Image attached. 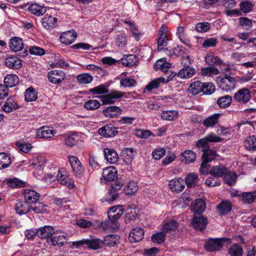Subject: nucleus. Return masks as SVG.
<instances>
[{
  "label": "nucleus",
  "instance_id": "obj_1",
  "mask_svg": "<svg viewBox=\"0 0 256 256\" xmlns=\"http://www.w3.org/2000/svg\"><path fill=\"white\" fill-rule=\"evenodd\" d=\"M216 81L218 86L226 92L234 89L236 83L234 78L228 75L218 77Z\"/></svg>",
  "mask_w": 256,
  "mask_h": 256
},
{
  "label": "nucleus",
  "instance_id": "obj_2",
  "mask_svg": "<svg viewBox=\"0 0 256 256\" xmlns=\"http://www.w3.org/2000/svg\"><path fill=\"white\" fill-rule=\"evenodd\" d=\"M229 239L225 238H210L206 242L204 247L208 252L220 250L223 246V244Z\"/></svg>",
  "mask_w": 256,
  "mask_h": 256
},
{
  "label": "nucleus",
  "instance_id": "obj_3",
  "mask_svg": "<svg viewBox=\"0 0 256 256\" xmlns=\"http://www.w3.org/2000/svg\"><path fill=\"white\" fill-rule=\"evenodd\" d=\"M48 176L51 180H54L56 178L57 180L62 184L68 186L69 188H72L74 186V180L66 175L62 174V172L60 170L58 172L56 176L50 174H48Z\"/></svg>",
  "mask_w": 256,
  "mask_h": 256
},
{
  "label": "nucleus",
  "instance_id": "obj_4",
  "mask_svg": "<svg viewBox=\"0 0 256 256\" xmlns=\"http://www.w3.org/2000/svg\"><path fill=\"white\" fill-rule=\"evenodd\" d=\"M250 92L246 88H242L238 90L234 96L235 100L242 104L247 103L250 100Z\"/></svg>",
  "mask_w": 256,
  "mask_h": 256
},
{
  "label": "nucleus",
  "instance_id": "obj_5",
  "mask_svg": "<svg viewBox=\"0 0 256 256\" xmlns=\"http://www.w3.org/2000/svg\"><path fill=\"white\" fill-rule=\"evenodd\" d=\"M104 96L100 97L103 104H109L115 102L117 99L124 96V93L118 91H112L110 93L106 94Z\"/></svg>",
  "mask_w": 256,
  "mask_h": 256
},
{
  "label": "nucleus",
  "instance_id": "obj_6",
  "mask_svg": "<svg viewBox=\"0 0 256 256\" xmlns=\"http://www.w3.org/2000/svg\"><path fill=\"white\" fill-rule=\"evenodd\" d=\"M29 163L30 166L36 168L38 170V172H34V175L37 177L36 174L38 173V175L40 176L42 174V170L46 164L45 158L41 156H36L31 160Z\"/></svg>",
  "mask_w": 256,
  "mask_h": 256
},
{
  "label": "nucleus",
  "instance_id": "obj_7",
  "mask_svg": "<svg viewBox=\"0 0 256 256\" xmlns=\"http://www.w3.org/2000/svg\"><path fill=\"white\" fill-rule=\"evenodd\" d=\"M48 78L52 84L60 83L65 78L64 72L61 70H53L48 73Z\"/></svg>",
  "mask_w": 256,
  "mask_h": 256
},
{
  "label": "nucleus",
  "instance_id": "obj_8",
  "mask_svg": "<svg viewBox=\"0 0 256 256\" xmlns=\"http://www.w3.org/2000/svg\"><path fill=\"white\" fill-rule=\"evenodd\" d=\"M56 133V131L49 127H42L37 130L36 137L40 138H49Z\"/></svg>",
  "mask_w": 256,
  "mask_h": 256
},
{
  "label": "nucleus",
  "instance_id": "obj_9",
  "mask_svg": "<svg viewBox=\"0 0 256 256\" xmlns=\"http://www.w3.org/2000/svg\"><path fill=\"white\" fill-rule=\"evenodd\" d=\"M104 154L106 160L111 164H114L119 160L116 152L113 148H106L104 150Z\"/></svg>",
  "mask_w": 256,
  "mask_h": 256
},
{
  "label": "nucleus",
  "instance_id": "obj_10",
  "mask_svg": "<svg viewBox=\"0 0 256 256\" xmlns=\"http://www.w3.org/2000/svg\"><path fill=\"white\" fill-rule=\"evenodd\" d=\"M23 195L25 201L28 204H34L38 200L40 197L36 191L30 189L24 190Z\"/></svg>",
  "mask_w": 256,
  "mask_h": 256
},
{
  "label": "nucleus",
  "instance_id": "obj_11",
  "mask_svg": "<svg viewBox=\"0 0 256 256\" xmlns=\"http://www.w3.org/2000/svg\"><path fill=\"white\" fill-rule=\"evenodd\" d=\"M144 235V230L140 228H133L129 234V240L132 242H136L141 240Z\"/></svg>",
  "mask_w": 256,
  "mask_h": 256
},
{
  "label": "nucleus",
  "instance_id": "obj_12",
  "mask_svg": "<svg viewBox=\"0 0 256 256\" xmlns=\"http://www.w3.org/2000/svg\"><path fill=\"white\" fill-rule=\"evenodd\" d=\"M77 36L75 31L72 30L63 32L60 36V42L66 44L73 43Z\"/></svg>",
  "mask_w": 256,
  "mask_h": 256
},
{
  "label": "nucleus",
  "instance_id": "obj_13",
  "mask_svg": "<svg viewBox=\"0 0 256 256\" xmlns=\"http://www.w3.org/2000/svg\"><path fill=\"white\" fill-rule=\"evenodd\" d=\"M208 220L202 216H195L192 218V224L196 230H202L207 225Z\"/></svg>",
  "mask_w": 256,
  "mask_h": 256
},
{
  "label": "nucleus",
  "instance_id": "obj_14",
  "mask_svg": "<svg viewBox=\"0 0 256 256\" xmlns=\"http://www.w3.org/2000/svg\"><path fill=\"white\" fill-rule=\"evenodd\" d=\"M99 134L105 137H112L116 136L118 131L116 128L112 124L106 125L98 130Z\"/></svg>",
  "mask_w": 256,
  "mask_h": 256
},
{
  "label": "nucleus",
  "instance_id": "obj_15",
  "mask_svg": "<svg viewBox=\"0 0 256 256\" xmlns=\"http://www.w3.org/2000/svg\"><path fill=\"white\" fill-rule=\"evenodd\" d=\"M9 47L12 50L18 52L24 48V44L22 38L18 37H14L10 40Z\"/></svg>",
  "mask_w": 256,
  "mask_h": 256
},
{
  "label": "nucleus",
  "instance_id": "obj_16",
  "mask_svg": "<svg viewBox=\"0 0 256 256\" xmlns=\"http://www.w3.org/2000/svg\"><path fill=\"white\" fill-rule=\"evenodd\" d=\"M54 234L53 227L46 226L37 229V236L40 238H48Z\"/></svg>",
  "mask_w": 256,
  "mask_h": 256
},
{
  "label": "nucleus",
  "instance_id": "obj_17",
  "mask_svg": "<svg viewBox=\"0 0 256 256\" xmlns=\"http://www.w3.org/2000/svg\"><path fill=\"white\" fill-rule=\"evenodd\" d=\"M57 21L56 18L46 14L42 18V24L46 29L50 30L56 26Z\"/></svg>",
  "mask_w": 256,
  "mask_h": 256
},
{
  "label": "nucleus",
  "instance_id": "obj_18",
  "mask_svg": "<svg viewBox=\"0 0 256 256\" xmlns=\"http://www.w3.org/2000/svg\"><path fill=\"white\" fill-rule=\"evenodd\" d=\"M117 176V171L114 167L108 166L103 170L102 177L106 181H113Z\"/></svg>",
  "mask_w": 256,
  "mask_h": 256
},
{
  "label": "nucleus",
  "instance_id": "obj_19",
  "mask_svg": "<svg viewBox=\"0 0 256 256\" xmlns=\"http://www.w3.org/2000/svg\"><path fill=\"white\" fill-rule=\"evenodd\" d=\"M5 64L13 70L18 69L22 66V60L16 56H8L5 59Z\"/></svg>",
  "mask_w": 256,
  "mask_h": 256
},
{
  "label": "nucleus",
  "instance_id": "obj_20",
  "mask_svg": "<svg viewBox=\"0 0 256 256\" xmlns=\"http://www.w3.org/2000/svg\"><path fill=\"white\" fill-rule=\"evenodd\" d=\"M170 188L174 192H180L184 188V180L181 178H174L169 182Z\"/></svg>",
  "mask_w": 256,
  "mask_h": 256
},
{
  "label": "nucleus",
  "instance_id": "obj_21",
  "mask_svg": "<svg viewBox=\"0 0 256 256\" xmlns=\"http://www.w3.org/2000/svg\"><path fill=\"white\" fill-rule=\"evenodd\" d=\"M181 161L188 164L194 162L196 160V154L191 150H186L180 154Z\"/></svg>",
  "mask_w": 256,
  "mask_h": 256
},
{
  "label": "nucleus",
  "instance_id": "obj_22",
  "mask_svg": "<svg viewBox=\"0 0 256 256\" xmlns=\"http://www.w3.org/2000/svg\"><path fill=\"white\" fill-rule=\"evenodd\" d=\"M196 73V70L190 66H184L176 74L180 78H188L192 77Z\"/></svg>",
  "mask_w": 256,
  "mask_h": 256
},
{
  "label": "nucleus",
  "instance_id": "obj_23",
  "mask_svg": "<svg viewBox=\"0 0 256 256\" xmlns=\"http://www.w3.org/2000/svg\"><path fill=\"white\" fill-rule=\"evenodd\" d=\"M204 202L202 199L195 200L191 205V210L194 214H201L206 210Z\"/></svg>",
  "mask_w": 256,
  "mask_h": 256
},
{
  "label": "nucleus",
  "instance_id": "obj_24",
  "mask_svg": "<svg viewBox=\"0 0 256 256\" xmlns=\"http://www.w3.org/2000/svg\"><path fill=\"white\" fill-rule=\"evenodd\" d=\"M122 110L118 106H108L102 110V114L108 118H115L120 114Z\"/></svg>",
  "mask_w": 256,
  "mask_h": 256
},
{
  "label": "nucleus",
  "instance_id": "obj_25",
  "mask_svg": "<svg viewBox=\"0 0 256 256\" xmlns=\"http://www.w3.org/2000/svg\"><path fill=\"white\" fill-rule=\"evenodd\" d=\"M232 208V204L228 200L222 201L217 206L220 215H226L228 214Z\"/></svg>",
  "mask_w": 256,
  "mask_h": 256
},
{
  "label": "nucleus",
  "instance_id": "obj_26",
  "mask_svg": "<svg viewBox=\"0 0 256 256\" xmlns=\"http://www.w3.org/2000/svg\"><path fill=\"white\" fill-rule=\"evenodd\" d=\"M30 210L31 206L29 205V204L26 201L18 202L15 206L16 212L20 215L28 214Z\"/></svg>",
  "mask_w": 256,
  "mask_h": 256
},
{
  "label": "nucleus",
  "instance_id": "obj_27",
  "mask_svg": "<svg viewBox=\"0 0 256 256\" xmlns=\"http://www.w3.org/2000/svg\"><path fill=\"white\" fill-rule=\"evenodd\" d=\"M14 99L15 98L13 96L10 97L7 99L2 106V109L4 112H10L18 108Z\"/></svg>",
  "mask_w": 256,
  "mask_h": 256
},
{
  "label": "nucleus",
  "instance_id": "obj_28",
  "mask_svg": "<svg viewBox=\"0 0 256 256\" xmlns=\"http://www.w3.org/2000/svg\"><path fill=\"white\" fill-rule=\"evenodd\" d=\"M19 82V78L15 74H7L4 78V83L7 88H12L16 86Z\"/></svg>",
  "mask_w": 256,
  "mask_h": 256
},
{
  "label": "nucleus",
  "instance_id": "obj_29",
  "mask_svg": "<svg viewBox=\"0 0 256 256\" xmlns=\"http://www.w3.org/2000/svg\"><path fill=\"white\" fill-rule=\"evenodd\" d=\"M179 116L178 112L174 110L163 111L160 114L161 118L166 120L172 121L176 120Z\"/></svg>",
  "mask_w": 256,
  "mask_h": 256
},
{
  "label": "nucleus",
  "instance_id": "obj_30",
  "mask_svg": "<svg viewBox=\"0 0 256 256\" xmlns=\"http://www.w3.org/2000/svg\"><path fill=\"white\" fill-rule=\"evenodd\" d=\"M120 60L123 66L128 67L133 66L138 62L136 56L134 54L126 56Z\"/></svg>",
  "mask_w": 256,
  "mask_h": 256
},
{
  "label": "nucleus",
  "instance_id": "obj_31",
  "mask_svg": "<svg viewBox=\"0 0 256 256\" xmlns=\"http://www.w3.org/2000/svg\"><path fill=\"white\" fill-rule=\"evenodd\" d=\"M88 241L86 245L90 249L98 250L104 246L103 240L95 238L86 239Z\"/></svg>",
  "mask_w": 256,
  "mask_h": 256
},
{
  "label": "nucleus",
  "instance_id": "obj_32",
  "mask_svg": "<svg viewBox=\"0 0 256 256\" xmlns=\"http://www.w3.org/2000/svg\"><path fill=\"white\" fill-rule=\"evenodd\" d=\"M205 61L208 64L212 66L223 64L222 60L218 56H215L213 53H208L205 57Z\"/></svg>",
  "mask_w": 256,
  "mask_h": 256
},
{
  "label": "nucleus",
  "instance_id": "obj_33",
  "mask_svg": "<svg viewBox=\"0 0 256 256\" xmlns=\"http://www.w3.org/2000/svg\"><path fill=\"white\" fill-rule=\"evenodd\" d=\"M227 170L224 166L219 165L213 167L210 170V173L214 177H222L226 173Z\"/></svg>",
  "mask_w": 256,
  "mask_h": 256
},
{
  "label": "nucleus",
  "instance_id": "obj_34",
  "mask_svg": "<svg viewBox=\"0 0 256 256\" xmlns=\"http://www.w3.org/2000/svg\"><path fill=\"white\" fill-rule=\"evenodd\" d=\"M220 116L219 114H215L209 116L203 121V125L206 128L214 126L218 124Z\"/></svg>",
  "mask_w": 256,
  "mask_h": 256
},
{
  "label": "nucleus",
  "instance_id": "obj_35",
  "mask_svg": "<svg viewBox=\"0 0 256 256\" xmlns=\"http://www.w3.org/2000/svg\"><path fill=\"white\" fill-rule=\"evenodd\" d=\"M228 253L230 256H242L244 251L240 244H234L228 248Z\"/></svg>",
  "mask_w": 256,
  "mask_h": 256
},
{
  "label": "nucleus",
  "instance_id": "obj_36",
  "mask_svg": "<svg viewBox=\"0 0 256 256\" xmlns=\"http://www.w3.org/2000/svg\"><path fill=\"white\" fill-rule=\"evenodd\" d=\"M204 88V83L197 80L192 83L188 88L189 91L192 94L196 95L198 94L200 92H202Z\"/></svg>",
  "mask_w": 256,
  "mask_h": 256
},
{
  "label": "nucleus",
  "instance_id": "obj_37",
  "mask_svg": "<svg viewBox=\"0 0 256 256\" xmlns=\"http://www.w3.org/2000/svg\"><path fill=\"white\" fill-rule=\"evenodd\" d=\"M171 64L166 62L165 58H162L156 61L154 64L156 70H162L163 72H168L170 68Z\"/></svg>",
  "mask_w": 256,
  "mask_h": 256
},
{
  "label": "nucleus",
  "instance_id": "obj_38",
  "mask_svg": "<svg viewBox=\"0 0 256 256\" xmlns=\"http://www.w3.org/2000/svg\"><path fill=\"white\" fill-rule=\"evenodd\" d=\"M164 79L162 76L152 80L146 86L144 90L150 92L152 90L157 88L160 86V84H164Z\"/></svg>",
  "mask_w": 256,
  "mask_h": 256
},
{
  "label": "nucleus",
  "instance_id": "obj_39",
  "mask_svg": "<svg viewBox=\"0 0 256 256\" xmlns=\"http://www.w3.org/2000/svg\"><path fill=\"white\" fill-rule=\"evenodd\" d=\"M185 181L188 187H194L198 182V176L195 173H190L186 177Z\"/></svg>",
  "mask_w": 256,
  "mask_h": 256
},
{
  "label": "nucleus",
  "instance_id": "obj_40",
  "mask_svg": "<svg viewBox=\"0 0 256 256\" xmlns=\"http://www.w3.org/2000/svg\"><path fill=\"white\" fill-rule=\"evenodd\" d=\"M224 176V180L226 184L230 186H232L235 184L236 181L237 176L234 172L227 170Z\"/></svg>",
  "mask_w": 256,
  "mask_h": 256
},
{
  "label": "nucleus",
  "instance_id": "obj_41",
  "mask_svg": "<svg viewBox=\"0 0 256 256\" xmlns=\"http://www.w3.org/2000/svg\"><path fill=\"white\" fill-rule=\"evenodd\" d=\"M28 10L32 14L37 16H42L46 12L45 8L42 7L36 4H30L28 7Z\"/></svg>",
  "mask_w": 256,
  "mask_h": 256
},
{
  "label": "nucleus",
  "instance_id": "obj_42",
  "mask_svg": "<svg viewBox=\"0 0 256 256\" xmlns=\"http://www.w3.org/2000/svg\"><path fill=\"white\" fill-rule=\"evenodd\" d=\"M119 240V236L116 234H110L106 236L103 240L104 245L108 246H114Z\"/></svg>",
  "mask_w": 256,
  "mask_h": 256
},
{
  "label": "nucleus",
  "instance_id": "obj_43",
  "mask_svg": "<svg viewBox=\"0 0 256 256\" xmlns=\"http://www.w3.org/2000/svg\"><path fill=\"white\" fill-rule=\"evenodd\" d=\"M38 98L37 93L34 88L30 87L24 92V100L26 102H34Z\"/></svg>",
  "mask_w": 256,
  "mask_h": 256
},
{
  "label": "nucleus",
  "instance_id": "obj_44",
  "mask_svg": "<svg viewBox=\"0 0 256 256\" xmlns=\"http://www.w3.org/2000/svg\"><path fill=\"white\" fill-rule=\"evenodd\" d=\"M11 163L10 158L5 152H0V170L8 168Z\"/></svg>",
  "mask_w": 256,
  "mask_h": 256
},
{
  "label": "nucleus",
  "instance_id": "obj_45",
  "mask_svg": "<svg viewBox=\"0 0 256 256\" xmlns=\"http://www.w3.org/2000/svg\"><path fill=\"white\" fill-rule=\"evenodd\" d=\"M67 238L64 235L54 236L50 238V242L54 246H62L66 243Z\"/></svg>",
  "mask_w": 256,
  "mask_h": 256
},
{
  "label": "nucleus",
  "instance_id": "obj_46",
  "mask_svg": "<svg viewBox=\"0 0 256 256\" xmlns=\"http://www.w3.org/2000/svg\"><path fill=\"white\" fill-rule=\"evenodd\" d=\"M245 148L248 150H256V138L254 136H249L244 140Z\"/></svg>",
  "mask_w": 256,
  "mask_h": 256
},
{
  "label": "nucleus",
  "instance_id": "obj_47",
  "mask_svg": "<svg viewBox=\"0 0 256 256\" xmlns=\"http://www.w3.org/2000/svg\"><path fill=\"white\" fill-rule=\"evenodd\" d=\"M134 156V149L132 148H126L123 152L122 158L126 164H130Z\"/></svg>",
  "mask_w": 256,
  "mask_h": 256
},
{
  "label": "nucleus",
  "instance_id": "obj_48",
  "mask_svg": "<svg viewBox=\"0 0 256 256\" xmlns=\"http://www.w3.org/2000/svg\"><path fill=\"white\" fill-rule=\"evenodd\" d=\"M200 72L203 76L212 77L214 76L218 75L220 71L214 67H207L202 68Z\"/></svg>",
  "mask_w": 256,
  "mask_h": 256
},
{
  "label": "nucleus",
  "instance_id": "obj_49",
  "mask_svg": "<svg viewBox=\"0 0 256 256\" xmlns=\"http://www.w3.org/2000/svg\"><path fill=\"white\" fill-rule=\"evenodd\" d=\"M138 190L137 184L134 182H130L124 187V192L126 195L134 194Z\"/></svg>",
  "mask_w": 256,
  "mask_h": 256
},
{
  "label": "nucleus",
  "instance_id": "obj_50",
  "mask_svg": "<svg viewBox=\"0 0 256 256\" xmlns=\"http://www.w3.org/2000/svg\"><path fill=\"white\" fill-rule=\"evenodd\" d=\"M232 101V96L226 95L220 98L217 100V104L220 107L222 108H226L230 104Z\"/></svg>",
  "mask_w": 256,
  "mask_h": 256
},
{
  "label": "nucleus",
  "instance_id": "obj_51",
  "mask_svg": "<svg viewBox=\"0 0 256 256\" xmlns=\"http://www.w3.org/2000/svg\"><path fill=\"white\" fill-rule=\"evenodd\" d=\"M216 156V152L214 150L211 149H208L205 152H203L202 158L204 162L208 163L209 162L215 158Z\"/></svg>",
  "mask_w": 256,
  "mask_h": 256
},
{
  "label": "nucleus",
  "instance_id": "obj_52",
  "mask_svg": "<svg viewBox=\"0 0 256 256\" xmlns=\"http://www.w3.org/2000/svg\"><path fill=\"white\" fill-rule=\"evenodd\" d=\"M127 42V38L125 34L120 33L116 35L115 38L116 44L120 48H124Z\"/></svg>",
  "mask_w": 256,
  "mask_h": 256
},
{
  "label": "nucleus",
  "instance_id": "obj_53",
  "mask_svg": "<svg viewBox=\"0 0 256 256\" xmlns=\"http://www.w3.org/2000/svg\"><path fill=\"white\" fill-rule=\"evenodd\" d=\"M89 92L93 94H102L108 93V90L106 86L101 84L90 89Z\"/></svg>",
  "mask_w": 256,
  "mask_h": 256
},
{
  "label": "nucleus",
  "instance_id": "obj_54",
  "mask_svg": "<svg viewBox=\"0 0 256 256\" xmlns=\"http://www.w3.org/2000/svg\"><path fill=\"white\" fill-rule=\"evenodd\" d=\"M6 184L8 186L12 188H18L24 186V182L17 178L8 179Z\"/></svg>",
  "mask_w": 256,
  "mask_h": 256
},
{
  "label": "nucleus",
  "instance_id": "obj_55",
  "mask_svg": "<svg viewBox=\"0 0 256 256\" xmlns=\"http://www.w3.org/2000/svg\"><path fill=\"white\" fill-rule=\"evenodd\" d=\"M76 79L80 84H87L92 82L93 77L90 74L86 73L78 75Z\"/></svg>",
  "mask_w": 256,
  "mask_h": 256
},
{
  "label": "nucleus",
  "instance_id": "obj_56",
  "mask_svg": "<svg viewBox=\"0 0 256 256\" xmlns=\"http://www.w3.org/2000/svg\"><path fill=\"white\" fill-rule=\"evenodd\" d=\"M166 234L162 232L154 234L152 236V240L154 243L160 244L164 242L166 239Z\"/></svg>",
  "mask_w": 256,
  "mask_h": 256
},
{
  "label": "nucleus",
  "instance_id": "obj_57",
  "mask_svg": "<svg viewBox=\"0 0 256 256\" xmlns=\"http://www.w3.org/2000/svg\"><path fill=\"white\" fill-rule=\"evenodd\" d=\"M100 106V102L96 100H88L84 104V108L90 110L98 109Z\"/></svg>",
  "mask_w": 256,
  "mask_h": 256
},
{
  "label": "nucleus",
  "instance_id": "obj_58",
  "mask_svg": "<svg viewBox=\"0 0 256 256\" xmlns=\"http://www.w3.org/2000/svg\"><path fill=\"white\" fill-rule=\"evenodd\" d=\"M126 210H130L126 214V218L130 220H134L138 216V209L134 204L128 205Z\"/></svg>",
  "mask_w": 256,
  "mask_h": 256
},
{
  "label": "nucleus",
  "instance_id": "obj_59",
  "mask_svg": "<svg viewBox=\"0 0 256 256\" xmlns=\"http://www.w3.org/2000/svg\"><path fill=\"white\" fill-rule=\"evenodd\" d=\"M88 164L90 166L92 169H98L100 168V164L96 156L92 152H90L88 154Z\"/></svg>",
  "mask_w": 256,
  "mask_h": 256
},
{
  "label": "nucleus",
  "instance_id": "obj_60",
  "mask_svg": "<svg viewBox=\"0 0 256 256\" xmlns=\"http://www.w3.org/2000/svg\"><path fill=\"white\" fill-rule=\"evenodd\" d=\"M254 8L253 4L248 1H244L240 4V10L244 13L251 12Z\"/></svg>",
  "mask_w": 256,
  "mask_h": 256
},
{
  "label": "nucleus",
  "instance_id": "obj_61",
  "mask_svg": "<svg viewBox=\"0 0 256 256\" xmlns=\"http://www.w3.org/2000/svg\"><path fill=\"white\" fill-rule=\"evenodd\" d=\"M112 209H109L108 211V216L109 220L112 222H114L118 219L122 214L123 210H118L116 214H114V211H112Z\"/></svg>",
  "mask_w": 256,
  "mask_h": 256
},
{
  "label": "nucleus",
  "instance_id": "obj_62",
  "mask_svg": "<svg viewBox=\"0 0 256 256\" xmlns=\"http://www.w3.org/2000/svg\"><path fill=\"white\" fill-rule=\"evenodd\" d=\"M242 198L244 202L250 204L256 198V192H244L242 194Z\"/></svg>",
  "mask_w": 256,
  "mask_h": 256
},
{
  "label": "nucleus",
  "instance_id": "obj_63",
  "mask_svg": "<svg viewBox=\"0 0 256 256\" xmlns=\"http://www.w3.org/2000/svg\"><path fill=\"white\" fill-rule=\"evenodd\" d=\"M16 146L19 150L24 153H28L32 148V146L30 144L25 143L22 141L16 142Z\"/></svg>",
  "mask_w": 256,
  "mask_h": 256
},
{
  "label": "nucleus",
  "instance_id": "obj_64",
  "mask_svg": "<svg viewBox=\"0 0 256 256\" xmlns=\"http://www.w3.org/2000/svg\"><path fill=\"white\" fill-rule=\"evenodd\" d=\"M178 227V223L175 220H171L165 224L162 230L166 234L168 231L174 230Z\"/></svg>",
  "mask_w": 256,
  "mask_h": 256
}]
</instances>
